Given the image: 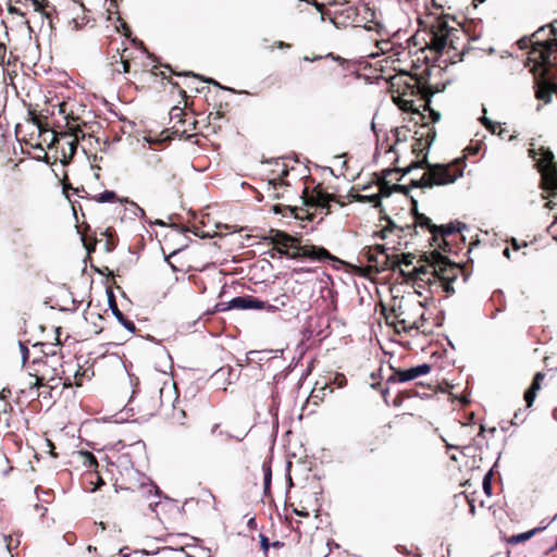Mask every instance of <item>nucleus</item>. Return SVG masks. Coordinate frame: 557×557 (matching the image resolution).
Segmentation results:
<instances>
[{
	"label": "nucleus",
	"mask_w": 557,
	"mask_h": 557,
	"mask_svg": "<svg viewBox=\"0 0 557 557\" xmlns=\"http://www.w3.org/2000/svg\"><path fill=\"white\" fill-rule=\"evenodd\" d=\"M16 135L21 136V141H23L26 146H29L36 150H42V136H49L50 141L49 145H53V140H55V131L48 128H33L30 132H25L22 125L16 126Z\"/></svg>",
	"instance_id": "16"
},
{
	"label": "nucleus",
	"mask_w": 557,
	"mask_h": 557,
	"mask_svg": "<svg viewBox=\"0 0 557 557\" xmlns=\"http://www.w3.org/2000/svg\"><path fill=\"white\" fill-rule=\"evenodd\" d=\"M435 137L436 131L429 123H422L414 133L411 151L417 159L401 170V175L410 173L413 169H424L425 172L419 180L411 181L412 187L432 188L434 186L448 185L463 175L465 158H457L447 164H432L429 162L428 151Z\"/></svg>",
	"instance_id": "1"
},
{
	"label": "nucleus",
	"mask_w": 557,
	"mask_h": 557,
	"mask_svg": "<svg viewBox=\"0 0 557 557\" xmlns=\"http://www.w3.org/2000/svg\"><path fill=\"white\" fill-rule=\"evenodd\" d=\"M414 258L416 257L412 253H403L401 258L398 255H393L392 261L398 262L397 264H395V270H396L397 268H400L401 264H404L406 267L411 265Z\"/></svg>",
	"instance_id": "39"
},
{
	"label": "nucleus",
	"mask_w": 557,
	"mask_h": 557,
	"mask_svg": "<svg viewBox=\"0 0 557 557\" xmlns=\"http://www.w3.org/2000/svg\"><path fill=\"white\" fill-rule=\"evenodd\" d=\"M544 377H545V374L543 372H537L534 375L530 387L525 391L524 400H525L528 408H530L533 405V403L536 398V394L541 389L542 382H543Z\"/></svg>",
	"instance_id": "28"
},
{
	"label": "nucleus",
	"mask_w": 557,
	"mask_h": 557,
	"mask_svg": "<svg viewBox=\"0 0 557 557\" xmlns=\"http://www.w3.org/2000/svg\"><path fill=\"white\" fill-rule=\"evenodd\" d=\"M264 301L251 296L250 309L263 310Z\"/></svg>",
	"instance_id": "55"
},
{
	"label": "nucleus",
	"mask_w": 557,
	"mask_h": 557,
	"mask_svg": "<svg viewBox=\"0 0 557 557\" xmlns=\"http://www.w3.org/2000/svg\"><path fill=\"white\" fill-rule=\"evenodd\" d=\"M94 375L95 371L92 364H88V361H85V364L79 363L72 383H74V386L81 387L85 381L91 380Z\"/></svg>",
	"instance_id": "29"
},
{
	"label": "nucleus",
	"mask_w": 557,
	"mask_h": 557,
	"mask_svg": "<svg viewBox=\"0 0 557 557\" xmlns=\"http://www.w3.org/2000/svg\"><path fill=\"white\" fill-rule=\"evenodd\" d=\"M331 21L337 28L363 27L371 29V23L375 16L372 9L366 4L343 3L332 12Z\"/></svg>",
	"instance_id": "8"
},
{
	"label": "nucleus",
	"mask_w": 557,
	"mask_h": 557,
	"mask_svg": "<svg viewBox=\"0 0 557 557\" xmlns=\"http://www.w3.org/2000/svg\"><path fill=\"white\" fill-rule=\"evenodd\" d=\"M109 304H110V308H111L112 312L114 313L116 319L120 321V323L123 324L126 330L134 332L136 330L135 323L132 320L127 319L121 312V310L119 309V307L116 305V301H115V298H114V295L112 294V292H110V294H109Z\"/></svg>",
	"instance_id": "30"
},
{
	"label": "nucleus",
	"mask_w": 557,
	"mask_h": 557,
	"mask_svg": "<svg viewBox=\"0 0 557 557\" xmlns=\"http://www.w3.org/2000/svg\"><path fill=\"white\" fill-rule=\"evenodd\" d=\"M40 141L42 143V150H39V151H40V153H42V156L38 154L37 156L38 159L47 156V152H46L47 149L55 148V145H49V141H50L49 136H42Z\"/></svg>",
	"instance_id": "49"
},
{
	"label": "nucleus",
	"mask_w": 557,
	"mask_h": 557,
	"mask_svg": "<svg viewBox=\"0 0 557 557\" xmlns=\"http://www.w3.org/2000/svg\"><path fill=\"white\" fill-rule=\"evenodd\" d=\"M263 310L271 312V313H275L278 311V306H275L274 304H269V302L264 301Z\"/></svg>",
	"instance_id": "61"
},
{
	"label": "nucleus",
	"mask_w": 557,
	"mask_h": 557,
	"mask_svg": "<svg viewBox=\"0 0 557 557\" xmlns=\"http://www.w3.org/2000/svg\"><path fill=\"white\" fill-rule=\"evenodd\" d=\"M146 74L150 75V76H154V77L161 75L163 79L168 78L169 83L172 84L173 86H178V84L174 83L170 76L168 77L164 72H158V66H153L150 71H145V70H143V71L135 70L134 71L135 77L139 75L140 76L139 78H141Z\"/></svg>",
	"instance_id": "38"
},
{
	"label": "nucleus",
	"mask_w": 557,
	"mask_h": 557,
	"mask_svg": "<svg viewBox=\"0 0 557 557\" xmlns=\"http://www.w3.org/2000/svg\"><path fill=\"white\" fill-rule=\"evenodd\" d=\"M411 212L413 215L411 231H416L417 227H421L430 232L431 237H433L436 224H434L429 216L418 211V201L416 199L411 198Z\"/></svg>",
	"instance_id": "22"
},
{
	"label": "nucleus",
	"mask_w": 557,
	"mask_h": 557,
	"mask_svg": "<svg viewBox=\"0 0 557 557\" xmlns=\"http://www.w3.org/2000/svg\"><path fill=\"white\" fill-rule=\"evenodd\" d=\"M355 198H356L357 201H360V202L372 203L375 208L381 206L380 195H375V194H373V195L357 194L355 196Z\"/></svg>",
	"instance_id": "42"
},
{
	"label": "nucleus",
	"mask_w": 557,
	"mask_h": 557,
	"mask_svg": "<svg viewBox=\"0 0 557 557\" xmlns=\"http://www.w3.org/2000/svg\"><path fill=\"white\" fill-rule=\"evenodd\" d=\"M304 205L307 207L300 208V207H292V206H285V205H274L273 211L275 213H281L283 216H293L298 220H310L312 221L314 218L313 212H309L310 208H314L317 210H321L325 215L331 213L330 210V202L335 201L341 207H343L345 203L339 201L335 195L330 194L325 191L321 184H318L311 191H309V187H305L302 190Z\"/></svg>",
	"instance_id": "5"
},
{
	"label": "nucleus",
	"mask_w": 557,
	"mask_h": 557,
	"mask_svg": "<svg viewBox=\"0 0 557 557\" xmlns=\"http://www.w3.org/2000/svg\"><path fill=\"white\" fill-rule=\"evenodd\" d=\"M16 4H23L27 9L32 7L35 12L41 13L47 18H51V11H54L48 0H16Z\"/></svg>",
	"instance_id": "26"
},
{
	"label": "nucleus",
	"mask_w": 557,
	"mask_h": 557,
	"mask_svg": "<svg viewBox=\"0 0 557 557\" xmlns=\"http://www.w3.org/2000/svg\"><path fill=\"white\" fill-rule=\"evenodd\" d=\"M382 313L384 314L387 323L395 326L397 331L403 330L409 332L411 330H419L424 324V307L422 302L411 296L394 298L389 313H386V308L383 307Z\"/></svg>",
	"instance_id": "6"
},
{
	"label": "nucleus",
	"mask_w": 557,
	"mask_h": 557,
	"mask_svg": "<svg viewBox=\"0 0 557 557\" xmlns=\"http://www.w3.org/2000/svg\"><path fill=\"white\" fill-rule=\"evenodd\" d=\"M119 57V65L112 70V73L123 74L131 73L132 63L135 64V58L133 57V51L128 48H124L120 51V48L116 49V52L113 54V59Z\"/></svg>",
	"instance_id": "24"
},
{
	"label": "nucleus",
	"mask_w": 557,
	"mask_h": 557,
	"mask_svg": "<svg viewBox=\"0 0 557 557\" xmlns=\"http://www.w3.org/2000/svg\"><path fill=\"white\" fill-rule=\"evenodd\" d=\"M363 253L367 257V261L370 263V268H374L376 272L393 270L395 271V264L397 261H392V256L382 255L372 252L371 247H367L363 249Z\"/></svg>",
	"instance_id": "19"
},
{
	"label": "nucleus",
	"mask_w": 557,
	"mask_h": 557,
	"mask_svg": "<svg viewBox=\"0 0 557 557\" xmlns=\"http://www.w3.org/2000/svg\"><path fill=\"white\" fill-rule=\"evenodd\" d=\"M288 554H289V552L286 555H284L283 550L270 549V552L268 553V555L265 557H287Z\"/></svg>",
	"instance_id": "63"
},
{
	"label": "nucleus",
	"mask_w": 557,
	"mask_h": 557,
	"mask_svg": "<svg viewBox=\"0 0 557 557\" xmlns=\"http://www.w3.org/2000/svg\"><path fill=\"white\" fill-rule=\"evenodd\" d=\"M492 134H497L502 138H504L505 129L502 127L500 123L493 122L492 128H487Z\"/></svg>",
	"instance_id": "53"
},
{
	"label": "nucleus",
	"mask_w": 557,
	"mask_h": 557,
	"mask_svg": "<svg viewBox=\"0 0 557 557\" xmlns=\"http://www.w3.org/2000/svg\"><path fill=\"white\" fill-rule=\"evenodd\" d=\"M383 220L386 221V225L384 226V228L380 232V237L381 238H386L387 236V233H391V232H394V231H398L399 233H406L408 232L409 234H411V225L410 224H407L405 226H398L391 218L388 216H384Z\"/></svg>",
	"instance_id": "32"
},
{
	"label": "nucleus",
	"mask_w": 557,
	"mask_h": 557,
	"mask_svg": "<svg viewBox=\"0 0 557 557\" xmlns=\"http://www.w3.org/2000/svg\"><path fill=\"white\" fill-rule=\"evenodd\" d=\"M146 168L152 180L157 182H171L175 174L169 164L158 153H150L146 157Z\"/></svg>",
	"instance_id": "15"
},
{
	"label": "nucleus",
	"mask_w": 557,
	"mask_h": 557,
	"mask_svg": "<svg viewBox=\"0 0 557 557\" xmlns=\"http://www.w3.org/2000/svg\"><path fill=\"white\" fill-rule=\"evenodd\" d=\"M66 131H55V145L57 152H60V160L62 163L67 164L74 157L77 150L78 143L82 140L83 150L86 151L85 143H88V148L91 147V139L94 138V125L86 122L79 123V119L66 117Z\"/></svg>",
	"instance_id": "7"
},
{
	"label": "nucleus",
	"mask_w": 557,
	"mask_h": 557,
	"mask_svg": "<svg viewBox=\"0 0 557 557\" xmlns=\"http://www.w3.org/2000/svg\"><path fill=\"white\" fill-rule=\"evenodd\" d=\"M60 330H61L60 327H58V329H57V342H58V343H57V344H54V345H50V346L48 347V350H45V351H44L45 357L49 358V357H48L49 355H51V356L57 355V348H59V347H60V345H61V343H60V338H59V336H60Z\"/></svg>",
	"instance_id": "48"
},
{
	"label": "nucleus",
	"mask_w": 557,
	"mask_h": 557,
	"mask_svg": "<svg viewBox=\"0 0 557 557\" xmlns=\"http://www.w3.org/2000/svg\"><path fill=\"white\" fill-rule=\"evenodd\" d=\"M267 239L274 246L273 251L270 252L272 258L275 257V253H278L281 257L284 256L288 259H299L301 238L280 230H270Z\"/></svg>",
	"instance_id": "11"
},
{
	"label": "nucleus",
	"mask_w": 557,
	"mask_h": 557,
	"mask_svg": "<svg viewBox=\"0 0 557 557\" xmlns=\"http://www.w3.org/2000/svg\"><path fill=\"white\" fill-rule=\"evenodd\" d=\"M222 103L219 104V109L215 112H210L207 120L208 124L205 125V128L210 129L212 128V132L215 133V125L213 124L214 121L220 120L223 116V112L221 111Z\"/></svg>",
	"instance_id": "41"
},
{
	"label": "nucleus",
	"mask_w": 557,
	"mask_h": 557,
	"mask_svg": "<svg viewBox=\"0 0 557 557\" xmlns=\"http://www.w3.org/2000/svg\"><path fill=\"white\" fill-rule=\"evenodd\" d=\"M168 433L173 441H183L191 433V423L187 420L185 411L176 406L173 408Z\"/></svg>",
	"instance_id": "14"
},
{
	"label": "nucleus",
	"mask_w": 557,
	"mask_h": 557,
	"mask_svg": "<svg viewBox=\"0 0 557 557\" xmlns=\"http://www.w3.org/2000/svg\"><path fill=\"white\" fill-rule=\"evenodd\" d=\"M533 42L532 39L523 37L518 40V46L520 49H527L530 45L533 47Z\"/></svg>",
	"instance_id": "58"
},
{
	"label": "nucleus",
	"mask_w": 557,
	"mask_h": 557,
	"mask_svg": "<svg viewBox=\"0 0 557 557\" xmlns=\"http://www.w3.org/2000/svg\"><path fill=\"white\" fill-rule=\"evenodd\" d=\"M262 471H263V481H264V491L269 490L270 488V484H271V476H272V471H271V467L269 463L267 462H263L262 465Z\"/></svg>",
	"instance_id": "46"
},
{
	"label": "nucleus",
	"mask_w": 557,
	"mask_h": 557,
	"mask_svg": "<svg viewBox=\"0 0 557 557\" xmlns=\"http://www.w3.org/2000/svg\"><path fill=\"white\" fill-rule=\"evenodd\" d=\"M540 158L536 160V166L541 174V188L547 194L543 198L557 196V163L554 153L545 147H540Z\"/></svg>",
	"instance_id": "9"
},
{
	"label": "nucleus",
	"mask_w": 557,
	"mask_h": 557,
	"mask_svg": "<svg viewBox=\"0 0 557 557\" xmlns=\"http://www.w3.org/2000/svg\"><path fill=\"white\" fill-rule=\"evenodd\" d=\"M29 375L35 377V382L30 383V388H39L47 386L50 389L58 387V369L52 360L47 357L37 358L28 366Z\"/></svg>",
	"instance_id": "10"
},
{
	"label": "nucleus",
	"mask_w": 557,
	"mask_h": 557,
	"mask_svg": "<svg viewBox=\"0 0 557 557\" xmlns=\"http://www.w3.org/2000/svg\"><path fill=\"white\" fill-rule=\"evenodd\" d=\"M250 301H251V296L235 297L228 302L227 309H239V310L250 309Z\"/></svg>",
	"instance_id": "36"
},
{
	"label": "nucleus",
	"mask_w": 557,
	"mask_h": 557,
	"mask_svg": "<svg viewBox=\"0 0 557 557\" xmlns=\"http://www.w3.org/2000/svg\"><path fill=\"white\" fill-rule=\"evenodd\" d=\"M171 121L174 122L172 129L173 133L184 136L188 134V129L185 128L187 122V113L180 107H173L170 111Z\"/></svg>",
	"instance_id": "25"
},
{
	"label": "nucleus",
	"mask_w": 557,
	"mask_h": 557,
	"mask_svg": "<svg viewBox=\"0 0 557 557\" xmlns=\"http://www.w3.org/2000/svg\"><path fill=\"white\" fill-rule=\"evenodd\" d=\"M97 202H114L117 200V196L112 190H106L99 195L92 197Z\"/></svg>",
	"instance_id": "43"
},
{
	"label": "nucleus",
	"mask_w": 557,
	"mask_h": 557,
	"mask_svg": "<svg viewBox=\"0 0 557 557\" xmlns=\"http://www.w3.org/2000/svg\"><path fill=\"white\" fill-rule=\"evenodd\" d=\"M392 374L387 377V383H404L414 380L421 375L428 374L431 371V366L422 363L409 369H392Z\"/></svg>",
	"instance_id": "18"
},
{
	"label": "nucleus",
	"mask_w": 557,
	"mask_h": 557,
	"mask_svg": "<svg viewBox=\"0 0 557 557\" xmlns=\"http://www.w3.org/2000/svg\"><path fill=\"white\" fill-rule=\"evenodd\" d=\"M61 366V371L58 373V386L62 385L63 387H72L76 370L79 366L78 359L64 361Z\"/></svg>",
	"instance_id": "21"
},
{
	"label": "nucleus",
	"mask_w": 557,
	"mask_h": 557,
	"mask_svg": "<svg viewBox=\"0 0 557 557\" xmlns=\"http://www.w3.org/2000/svg\"><path fill=\"white\" fill-rule=\"evenodd\" d=\"M535 533V530L528 531L524 533H520L517 535H512L509 540V543L518 544L528 541L533 534Z\"/></svg>",
	"instance_id": "45"
},
{
	"label": "nucleus",
	"mask_w": 557,
	"mask_h": 557,
	"mask_svg": "<svg viewBox=\"0 0 557 557\" xmlns=\"http://www.w3.org/2000/svg\"><path fill=\"white\" fill-rule=\"evenodd\" d=\"M476 26L466 25L451 27L446 16H434L425 24L426 47L437 54H446L450 63L462 61V57L471 49L470 41L481 37Z\"/></svg>",
	"instance_id": "4"
},
{
	"label": "nucleus",
	"mask_w": 557,
	"mask_h": 557,
	"mask_svg": "<svg viewBox=\"0 0 557 557\" xmlns=\"http://www.w3.org/2000/svg\"><path fill=\"white\" fill-rule=\"evenodd\" d=\"M410 188H413L411 186V184L408 185V186L399 185V184H394V188L393 189H394V193H401V194L407 196L409 194Z\"/></svg>",
	"instance_id": "56"
},
{
	"label": "nucleus",
	"mask_w": 557,
	"mask_h": 557,
	"mask_svg": "<svg viewBox=\"0 0 557 557\" xmlns=\"http://www.w3.org/2000/svg\"><path fill=\"white\" fill-rule=\"evenodd\" d=\"M308 258L317 261H325V260H335L336 258L330 253L323 247H318L314 245H305L301 246V250L299 252V259Z\"/></svg>",
	"instance_id": "23"
},
{
	"label": "nucleus",
	"mask_w": 557,
	"mask_h": 557,
	"mask_svg": "<svg viewBox=\"0 0 557 557\" xmlns=\"http://www.w3.org/2000/svg\"><path fill=\"white\" fill-rule=\"evenodd\" d=\"M424 262L414 267L411 271L399 269V274L406 283H412L422 288L429 286L434 293V286L441 288L446 297L455 294L454 282L459 275L466 282L469 276L466 267L460 262L451 261L447 256L434 249L420 256L419 262Z\"/></svg>",
	"instance_id": "2"
},
{
	"label": "nucleus",
	"mask_w": 557,
	"mask_h": 557,
	"mask_svg": "<svg viewBox=\"0 0 557 557\" xmlns=\"http://www.w3.org/2000/svg\"><path fill=\"white\" fill-rule=\"evenodd\" d=\"M491 476H492V472L490 471L488 473L485 474V476L483 479V488L487 495H491V491H492Z\"/></svg>",
	"instance_id": "51"
},
{
	"label": "nucleus",
	"mask_w": 557,
	"mask_h": 557,
	"mask_svg": "<svg viewBox=\"0 0 557 557\" xmlns=\"http://www.w3.org/2000/svg\"><path fill=\"white\" fill-rule=\"evenodd\" d=\"M12 412H13L12 405L10 403H4L3 409L0 410V424L4 429L10 430V431L14 428V423L12 420Z\"/></svg>",
	"instance_id": "33"
},
{
	"label": "nucleus",
	"mask_w": 557,
	"mask_h": 557,
	"mask_svg": "<svg viewBox=\"0 0 557 557\" xmlns=\"http://www.w3.org/2000/svg\"><path fill=\"white\" fill-rule=\"evenodd\" d=\"M165 67L169 69L170 72L176 76H187V77L200 78L198 75L194 74L193 72H177L174 69H172L170 65H165Z\"/></svg>",
	"instance_id": "54"
},
{
	"label": "nucleus",
	"mask_w": 557,
	"mask_h": 557,
	"mask_svg": "<svg viewBox=\"0 0 557 557\" xmlns=\"http://www.w3.org/2000/svg\"><path fill=\"white\" fill-rule=\"evenodd\" d=\"M29 121L27 126L32 128H48L52 129L50 123L48 121V110L45 113V110L37 112L36 110L28 111Z\"/></svg>",
	"instance_id": "27"
},
{
	"label": "nucleus",
	"mask_w": 557,
	"mask_h": 557,
	"mask_svg": "<svg viewBox=\"0 0 557 557\" xmlns=\"http://www.w3.org/2000/svg\"><path fill=\"white\" fill-rule=\"evenodd\" d=\"M290 297L287 294H282L273 299V304L278 306V311L288 306Z\"/></svg>",
	"instance_id": "47"
},
{
	"label": "nucleus",
	"mask_w": 557,
	"mask_h": 557,
	"mask_svg": "<svg viewBox=\"0 0 557 557\" xmlns=\"http://www.w3.org/2000/svg\"><path fill=\"white\" fill-rule=\"evenodd\" d=\"M201 79V83H209V84H213L215 87H216V91H222V92H225V91H233V89L231 88H226V87H222L216 81L212 79V78H209V79H203V78H200Z\"/></svg>",
	"instance_id": "52"
},
{
	"label": "nucleus",
	"mask_w": 557,
	"mask_h": 557,
	"mask_svg": "<svg viewBox=\"0 0 557 557\" xmlns=\"http://www.w3.org/2000/svg\"><path fill=\"white\" fill-rule=\"evenodd\" d=\"M199 121L196 120L193 115H187V122L185 124V128L188 129V132L197 129L198 128Z\"/></svg>",
	"instance_id": "50"
},
{
	"label": "nucleus",
	"mask_w": 557,
	"mask_h": 557,
	"mask_svg": "<svg viewBox=\"0 0 557 557\" xmlns=\"http://www.w3.org/2000/svg\"><path fill=\"white\" fill-rule=\"evenodd\" d=\"M294 512L299 516V517H304V518H308L310 516V511L308 510V508L301 506V508H295L294 509Z\"/></svg>",
	"instance_id": "60"
},
{
	"label": "nucleus",
	"mask_w": 557,
	"mask_h": 557,
	"mask_svg": "<svg viewBox=\"0 0 557 557\" xmlns=\"http://www.w3.org/2000/svg\"><path fill=\"white\" fill-rule=\"evenodd\" d=\"M26 9L27 8H25L23 4H16V1L14 2V4H12V3L8 4V12L10 14H15L21 17H24L26 15Z\"/></svg>",
	"instance_id": "44"
},
{
	"label": "nucleus",
	"mask_w": 557,
	"mask_h": 557,
	"mask_svg": "<svg viewBox=\"0 0 557 557\" xmlns=\"http://www.w3.org/2000/svg\"><path fill=\"white\" fill-rule=\"evenodd\" d=\"M115 487H119L121 490L131 491V492H136L138 490L147 488L146 485L138 484L137 482L127 483L124 478L115 480Z\"/></svg>",
	"instance_id": "37"
},
{
	"label": "nucleus",
	"mask_w": 557,
	"mask_h": 557,
	"mask_svg": "<svg viewBox=\"0 0 557 557\" xmlns=\"http://www.w3.org/2000/svg\"><path fill=\"white\" fill-rule=\"evenodd\" d=\"M548 234L552 235L554 239L557 240V216L555 218L554 222L547 227Z\"/></svg>",
	"instance_id": "57"
},
{
	"label": "nucleus",
	"mask_w": 557,
	"mask_h": 557,
	"mask_svg": "<svg viewBox=\"0 0 557 557\" xmlns=\"http://www.w3.org/2000/svg\"><path fill=\"white\" fill-rule=\"evenodd\" d=\"M77 456L79 458V460L82 461V463L88 468V469H96L98 467V461H97V458L95 457V455L90 451H87V450H81V451H77Z\"/></svg>",
	"instance_id": "35"
},
{
	"label": "nucleus",
	"mask_w": 557,
	"mask_h": 557,
	"mask_svg": "<svg viewBox=\"0 0 557 557\" xmlns=\"http://www.w3.org/2000/svg\"><path fill=\"white\" fill-rule=\"evenodd\" d=\"M510 244H511V247L515 251H518L520 250L522 247H528V243L527 242H522L521 244L518 243V240L516 238H511L510 239Z\"/></svg>",
	"instance_id": "59"
},
{
	"label": "nucleus",
	"mask_w": 557,
	"mask_h": 557,
	"mask_svg": "<svg viewBox=\"0 0 557 557\" xmlns=\"http://www.w3.org/2000/svg\"><path fill=\"white\" fill-rule=\"evenodd\" d=\"M83 243L88 253L95 251L96 245L99 243H103V249L106 252H111L116 247L117 237L111 227H108L106 231L100 233V237H90L83 236Z\"/></svg>",
	"instance_id": "17"
},
{
	"label": "nucleus",
	"mask_w": 557,
	"mask_h": 557,
	"mask_svg": "<svg viewBox=\"0 0 557 557\" xmlns=\"http://www.w3.org/2000/svg\"><path fill=\"white\" fill-rule=\"evenodd\" d=\"M550 33L555 36V38L544 41H534L533 48L530 52L532 59L541 64L542 67H547L555 64V57L553 55L557 53V29L553 25H550Z\"/></svg>",
	"instance_id": "12"
},
{
	"label": "nucleus",
	"mask_w": 557,
	"mask_h": 557,
	"mask_svg": "<svg viewBox=\"0 0 557 557\" xmlns=\"http://www.w3.org/2000/svg\"><path fill=\"white\" fill-rule=\"evenodd\" d=\"M467 228V225L460 221L450 222L448 224L436 225L433 237H431V245L437 244V247L444 252H451L449 237L461 233Z\"/></svg>",
	"instance_id": "13"
},
{
	"label": "nucleus",
	"mask_w": 557,
	"mask_h": 557,
	"mask_svg": "<svg viewBox=\"0 0 557 557\" xmlns=\"http://www.w3.org/2000/svg\"><path fill=\"white\" fill-rule=\"evenodd\" d=\"M371 249H372V252L379 253L380 256L387 255L386 248L383 245H375L374 247H371Z\"/></svg>",
	"instance_id": "62"
},
{
	"label": "nucleus",
	"mask_w": 557,
	"mask_h": 557,
	"mask_svg": "<svg viewBox=\"0 0 557 557\" xmlns=\"http://www.w3.org/2000/svg\"><path fill=\"white\" fill-rule=\"evenodd\" d=\"M0 543H4L7 545V548L11 550L12 537L10 535H0Z\"/></svg>",
	"instance_id": "64"
},
{
	"label": "nucleus",
	"mask_w": 557,
	"mask_h": 557,
	"mask_svg": "<svg viewBox=\"0 0 557 557\" xmlns=\"http://www.w3.org/2000/svg\"><path fill=\"white\" fill-rule=\"evenodd\" d=\"M288 175V170L283 169L281 174L277 177H273L269 181V186H272L273 189H276V186H288L289 183L285 181V177Z\"/></svg>",
	"instance_id": "40"
},
{
	"label": "nucleus",
	"mask_w": 557,
	"mask_h": 557,
	"mask_svg": "<svg viewBox=\"0 0 557 557\" xmlns=\"http://www.w3.org/2000/svg\"><path fill=\"white\" fill-rule=\"evenodd\" d=\"M259 537H260V548L262 549V552L264 553L265 556L268 555L270 549L283 550L284 555H286L288 552H290V547L287 546L283 542L275 541L273 543H270L268 536H265L264 534H259Z\"/></svg>",
	"instance_id": "31"
},
{
	"label": "nucleus",
	"mask_w": 557,
	"mask_h": 557,
	"mask_svg": "<svg viewBox=\"0 0 557 557\" xmlns=\"http://www.w3.org/2000/svg\"><path fill=\"white\" fill-rule=\"evenodd\" d=\"M429 72L430 70L426 69L421 75L399 72L391 76L389 92L400 110L417 113L424 121L425 115L421 112L423 109L429 111L431 123H436L441 120V113L431 108V97L440 90L433 89L428 82L425 74Z\"/></svg>",
	"instance_id": "3"
},
{
	"label": "nucleus",
	"mask_w": 557,
	"mask_h": 557,
	"mask_svg": "<svg viewBox=\"0 0 557 557\" xmlns=\"http://www.w3.org/2000/svg\"><path fill=\"white\" fill-rule=\"evenodd\" d=\"M400 168H394V169H385L381 172V174H375L376 177V185L379 187V193L376 195H380V200L383 197H389L394 193V185L389 184L388 178L393 174L401 173Z\"/></svg>",
	"instance_id": "20"
},
{
	"label": "nucleus",
	"mask_w": 557,
	"mask_h": 557,
	"mask_svg": "<svg viewBox=\"0 0 557 557\" xmlns=\"http://www.w3.org/2000/svg\"><path fill=\"white\" fill-rule=\"evenodd\" d=\"M81 9H82V16L77 15L75 17H73V23H74V27L76 29H82L84 27H86L87 25H89V23H91V27L95 25V20L90 18L87 14H86V10H85V7L82 2H78Z\"/></svg>",
	"instance_id": "34"
}]
</instances>
